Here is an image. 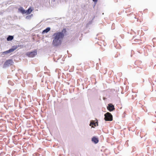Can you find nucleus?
<instances>
[{
  "instance_id": "nucleus-1",
  "label": "nucleus",
  "mask_w": 156,
  "mask_h": 156,
  "mask_svg": "<svg viewBox=\"0 0 156 156\" xmlns=\"http://www.w3.org/2000/svg\"><path fill=\"white\" fill-rule=\"evenodd\" d=\"M66 32V30H64L62 32H59L55 33L54 35V38L53 41V44L55 46H58L61 43L62 38L64 36V33Z\"/></svg>"
},
{
  "instance_id": "nucleus-2",
  "label": "nucleus",
  "mask_w": 156,
  "mask_h": 156,
  "mask_svg": "<svg viewBox=\"0 0 156 156\" xmlns=\"http://www.w3.org/2000/svg\"><path fill=\"white\" fill-rule=\"evenodd\" d=\"M104 119L106 121H112L113 120L112 115L109 112H107L104 114Z\"/></svg>"
},
{
  "instance_id": "nucleus-3",
  "label": "nucleus",
  "mask_w": 156,
  "mask_h": 156,
  "mask_svg": "<svg viewBox=\"0 0 156 156\" xmlns=\"http://www.w3.org/2000/svg\"><path fill=\"white\" fill-rule=\"evenodd\" d=\"M89 126H91V128H95V127L98 126V121L97 120L91 121Z\"/></svg>"
},
{
  "instance_id": "nucleus-4",
  "label": "nucleus",
  "mask_w": 156,
  "mask_h": 156,
  "mask_svg": "<svg viewBox=\"0 0 156 156\" xmlns=\"http://www.w3.org/2000/svg\"><path fill=\"white\" fill-rule=\"evenodd\" d=\"M37 51L36 50H34L32 51L28 52L27 55V56L33 57L36 56L37 55Z\"/></svg>"
},
{
  "instance_id": "nucleus-5",
  "label": "nucleus",
  "mask_w": 156,
  "mask_h": 156,
  "mask_svg": "<svg viewBox=\"0 0 156 156\" xmlns=\"http://www.w3.org/2000/svg\"><path fill=\"white\" fill-rule=\"evenodd\" d=\"M107 108L110 112H112L115 109L114 106L112 104H108Z\"/></svg>"
},
{
  "instance_id": "nucleus-6",
  "label": "nucleus",
  "mask_w": 156,
  "mask_h": 156,
  "mask_svg": "<svg viewBox=\"0 0 156 156\" xmlns=\"http://www.w3.org/2000/svg\"><path fill=\"white\" fill-rule=\"evenodd\" d=\"M91 141L94 144H96L99 142L98 138L96 136H93L91 139Z\"/></svg>"
},
{
  "instance_id": "nucleus-7",
  "label": "nucleus",
  "mask_w": 156,
  "mask_h": 156,
  "mask_svg": "<svg viewBox=\"0 0 156 156\" xmlns=\"http://www.w3.org/2000/svg\"><path fill=\"white\" fill-rule=\"evenodd\" d=\"M13 63V61L12 60H8L4 64L5 66H9V65H12Z\"/></svg>"
},
{
  "instance_id": "nucleus-8",
  "label": "nucleus",
  "mask_w": 156,
  "mask_h": 156,
  "mask_svg": "<svg viewBox=\"0 0 156 156\" xmlns=\"http://www.w3.org/2000/svg\"><path fill=\"white\" fill-rule=\"evenodd\" d=\"M18 10L19 12H21L22 14H25L26 13V11L23 8L20 7L19 8Z\"/></svg>"
},
{
  "instance_id": "nucleus-9",
  "label": "nucleus",
  "mask_w": 156,
  "mask_h": 156,
  "mask_svg": "<svg viewBox=\"0 0 156 156\" xmlns=\"http://www.w3.org/2000/svg\"><path fill=\"white\" fill-rule=\"evenodd\" d=\"M33 9L32 8H30L26 11V13L27 14H30L33 11Z\"/></svg>"
},
{
  "instance_id": "nucleus-10",
  "label": "nucleus",
  "mask_w": 156,
  "mask_h": 156,
  "mask_svg": "<svg viewBox=\"0 0 156 156\" xmlns=\"http://www.w3.org/2000/svg\"><path fill=\"white\" fill-rule=\"evenodd\" d=\"M13 36H9L7 38L8 41H10L12 40L13 39Z\"/></svg>"
},
{
  "instance_id": "nucleus-11",
  "label": "nucleus",
  "mask_w": 156,
  "mask_h": 156,
  "mask_svg": "<svg viewBox=\"0 0 156 156\" xmlns=\"http://www.w3.org/2000/svg\"><path fill=\"white\" fill-rule=\"evenodd\" d=\"M50 30V27L47 28L46 29L44 30L42 32V34H44L48 33Z\"/></svg>"
},
{
  "instance_id": "nucleus-12",
  "label": "nucleus",
  "mask_w": 156,
  "mask_h": 156,
  "mask_svg": "<svg viewBox=\"0 0 156 156\" xmlns=\"http://www.w3.org/2000/svg\"><path fill=\"white\" fill-rule=\"evenodd\" d=\"M12 51H13L12 50H9L7 51H6L3 52L2 53V54H3V55H6L8 53H10V52H11Z\"/></svg>"
},
{
  "instance_id": "nucleus-13",
  "label": "nucleus",
  "mask_w": 156,
  "mask_h": 156,
  "mask_svg": "<svg viewBox=\"0 0 156 156\" xmlns=\"http://www.w3.org/2000/svg\"><path fill=\"white\" fill-rule=\"evenodd\" d=\"M32 16V15H30V16H27L26 17V18L27 19H30V18H31V16Z\"/></svg>"
},
{
  "instance_id": "nucleus-14",
  "label": "nucleus",
  "mask_w": 156,
  "mask_h": 156,
  "mask_svg": "<svg viewBox=\"0 0 156 156\" xmlns=\"http://www.w3.org/2000/svg\"><path fill=\"white\" fill-rule=\"evenodd\" d=\"M92 0L94 2H95V3L97 2L98 1V0Z\"/></svg>"
}]
</instances>
